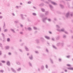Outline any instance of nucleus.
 I'll use <instances>...</instances> for the list:
<instances>
[{
    "label": "nucleus",
    "mask_w": 73,
    "mask_h": 73,
    "mask_svg": "<svg viewBox=\"0 0 73 73\" xmlns=\"http://www.w3.org/2000/svg\"><path fill=\"white\" fill-rule=\"evenodd\" d=\"M7 64L8 65H10V63L9 62V61L7 62Z\"/></svg>",
    "instance_id": "1"
},
{
    "label": "nucleus",
    "mask_w": 73,
    "mask_h": 73,
    "mask_svg": "<svg viewBox=\"0 0 73 73\" xmlns=\"http://www.w3.org/2000/svg\"><path fill=\"white\" fill-rule=\"evenodd\" d=\"M51 3H52V4H53L54 5H56L57 4L53 2H51Z\"/></svg>",
    "instance_id": "2"
},
{
    "label": "nucleus",
    "mask_w": 73,
    "mask_h": 73,
    "mask_svg": "<svg viewBox=\"0 0 73 73\" xmlns=\"http://www.w3.org/2000/svg\"><path fill=\"white\" fill-rule=\"evenodd\" d=\"M11 70H13V71L15 73V72H16V71H15V70H14V69H13V68H11Z\"/></svg>",
    "instance_id": "3"
},
{
    "label": "nucleus",
    "mask_w": 73,
    "mask_h": 73,
    "mask_svg": "<svg viewBox=\"0 0 73 73\" xmlns=\"http://www.w3.org/2000/svg\"><path fill=\"white\" fill-rule=\"evenodd\" d=\"M45 38H47V39H49V37L46 36H45Z\"/></svg>",
    "instance_id": "4"
},
{
    "label": "nucleus",
    "mask_w": 73,
    "mask_h": 73,
    "mask_svg": "<svg viewBox=\"0 0 73 73\" xmlns=\"http://www.w3.org/2000/svg\"><path fill=\"white\" fill-rule=\"evenodd\" d=\"M10 40V39L9 38H7V41H9Z\"/></svg>",
    "instance_id": "5"
},
{
    "label": "nucleus",
    "mask_w": 73,
    "mask_h": 73,
    "mask_svg": "<svg viewBox=\"0 0 73 73\" xmlns=\"http://www.w3.org/2000/svg\"><path fill=\"white\" fill-rule=\"evenodd\" d=\"M6 48L7 49H9V46H6Z\"/></svg>",
    "instance_id": "6"
},
{
    "label": "nucleus",
    "mask_w": 73,
    "mask_h": 73,
    "mask_svg": "<svg viewBox=\"0 0 73 73\" xmlns=\"http://www.w3.org/2000/svg\"><path fill=\"white\" fill-rule=\"evenodd\" d=\"M3 63H5V62L4 60H2L1 61Z\"/></svg>",
    "instance_id": "7"
},
{
    "label": "nucleus",
    "mask_w": 73,
    "mask_h": 73,
    "mask_svg": "<svg viewBox=\"0 0 73 73\" xmlns=\"http://www.w3.org/2000/svg\"><path fill=\"white\" fill-rule=\"evenodd\" d=\"M17 64H18V65H20V63L19 62H18L17 63Z\"/></svg>",
    "instance_id": "8"
},
{
    "label": "nucleus",
    "mask_w": 73,
    "mask_h": 73,
    "mask_svg": "<svg viewBox=\"0 0 73 73\" xmlns=\"http://www.w3.org/2000/svg\"><path fill=\"white\" fill-rule=\"evenodd\" d=\"M70 70H73V68H70Z\"/></svg>",
    "instance_id": "9"
},
{
    "label": "nucleus",
    "mask_w": 73,
    "mask_h": 73,
    "mask_svg": "<svg viewBox=\"0 0 73 73\" xmlns=\"http://www.w3.org/2000/svg\"><path fill=\"white\" fill-rule=\"evenodd\" d=\"M42 12H44V11H45V10H44V9H42Z\"/></svg>",
    "instance_id": "10"
},
{
    "label": "nucleus",
    "mask_w": 73,
    "mask_h": 73,
    "mask_svg": "<svg viewBox=\"0 0 73 73\" xmlns=\"http://www.w3.org/2000/svg\"><path fill=\"white\" fill-rule=\"evenodd\" d=\"M28 29L29 31H31V28L30 27Z\"/></svg>",
    "instance_id": "11"
},
{
    "label": "nucleus",
    "mask_w": 73,
    "mask_h": 73,
    "mask_svg": "<svg viewBox=\"0 0 73 73\" xmlns=\"http://www.w3.org/2000/svg\"><path fill=\"white\" fill-rule=\"evenodd\" d=\"M21 70V68H19L18 69V71H19L20 70Z\"/></svg>",
    "instance_id": "12"
},
{
    "label": "nucleus",
    "mask_w": 73,
    "mask_h": 73,
    "mask_svg": "<svg viewBox=\"0 0 73 73\" xmlns=\"http://www.w3.org/2000/svg\"><path fill=\"white\" fill-rule=\"evenodd\" d=\"M61 31H62L63 32H64V30L63 29H62L61 30Z\"/></svg>",
    "instance_id": "13"
},
{
    "label": "nucleus",
    "mask_w": 73,
    "mask_h": 73,
    "mask_svg": "<svg viewBox=\"0 0 73 73\" xmlns=\"http://www.w3.org/2000/svg\"><path fill=\"white\" fill-rule=\"evenodd\" d=\"M30 58L31 60H32V56H31V58L30 57Z\"/></svg>",
    "instance_id": "14"
},
{
    "label": "nucleus",
    "mask_w": 73,
    "mask_h": 73,
    "mask_svg": "<svg viewBox=\"0 0 73 73\" xmlns=\"http://www.w3.org/2000/svg\"><path fill=\"white\" fill-rule=\"evenodd\" d=\"M3 18V16H0V19H2Z\"/></svg>",
    "instance_id": "15"
},
{
    "label": "nucleus",
    "mask_w": 73,
    "mask_h": 73,
    "mask_svg": "<svg viewBox=\"0 0 73 73\" xmlns=\"http://www.w3.org/2000/svg\"><path fill=\"white\" fill-rule=\"evenodd\" d=\"M34 29H37V28H36V27H34Z\"/></svg>",
    "instance_id": "16"
},
{
    "label": "nucleus",
    "mask_w": 73,
    "mask_h": 73,
    "mask_svg": "<svg viewBox=\"0 0 73 73\" xmlns=\"http://www.w3.org/2000/svg\"><path fill=\"white\" fill-rule=\"evenodd\" d=\"M0 72H3V70H1L0 71Z\"/></svg>",
    "instance_id": "17"
},
{
    "label": "nucleus",
    "mask_w": 73,
    "mask_h": 73,
    "mask_svg": "<svg viewBox=\"0 0 73 73\" xmlns=\"http://www.w3.org/2000/svg\"><path fill=\"white\" fill-rule=\"evenodd\" d=\"M26 50H27V51L28 50V48H26Z\"/></svg>",
    "instance_id": "18"
},
{
    "label": "nucleus",
    "mask_w": 73,
    "mask_h": 73,
    "mask_svg": "<svg viewBox=\"0 0 73 73\" xmlns=\"http://www.w3.org/2000/svg\"><path fill=\"white\" fill-rule=\"evenodd\" d=\"M67 66H70V64H67Z\"/></svg>",
    "instance_id": "19"
},
{
    "label": "nucleus",
    "mask_w": 73,
    "mask_h": 73,
    "mask_svg": "<svg viewBox=\"0 0 73 73\" xmlns=\"http://www.w3.org/2000/svg\"><path fill=\"white\" fill-rule=\"evenodd\" d=\"M7 29H5V30H4V31H5V32H7Z\"/></svg>",
    "instance_id": "20"
},
{
    "label": "nucleus",
    "mask_w": 73,
    "mask_h": 73,
    "mask_svg": "<svg viewBox=\"0 0 73 73\" xmlns=\"http://www.w3.org/2000/svg\"><path fill=\"white\" fill-rule=\"evenodd\" d=\"M28 4H31V2H29L28 3Z\"/></svg>",
    "instance_id": "21"
},
{
    "label": "nucleus",
    "mask_w": 73,
    "mask_h": 73,
    "mask_svg": "<svg viewBox=\"0 0 73 73\" xmlns=\"http://www.w3.org/2000/svg\"><path fill=\"white\" fill-rule=\"evenodd\" d=\"M8 54H9V55H11V53L9 52V53Z\"/></svg>",
    "instance_id": "22"
},
{
    "label": "nucleus",
    "mask_w": 73,
    "mask_h": 73,
    "mask_svg": "<svg viewBox=\"0 0 73 73\" xmlns=\"http://www.w3.org/2000/svg\"><path fill=\"white\" fill-rule=\"evenodd\" d=\"M33 15H36V14L35 13H33Z\"/></svg>",
    "instance_id": "23"
},
{
    "label": "nucleus",
    "mask_w": 73,
    "mask_h": 73,
    "mask_svg": "<svg viewBox=\"0 0 73 73\" xmlns=\"http://www.w3.org/2000/svg\"><path fill=\"white\" fill-rule=\"evenodd\" d=\"M70 57V56H67V58H69Z\"/></svg>",
    "instance_id": "24"
},
{
    "label": "nucleus",
    "mask_w": 73,
    "mask_h": 73,
    "mask_svg": "<svg viewBox=\"0 0 73 73\" xmlns=\"http://www.w3.org/2000/svg\"><path fill=\"white\" fill-rule=\"evenodd\" d=\"M2 64L0 63V66H2Z\"/></svg>",
    "instance_id": "25"
},
{
    "label": "nucleus",
    "mask_w": 73,
    "mask_h": 73,
    "mask_svg": "<svg viewBox=\"0 0 73 73\" xmlns=\"http://www.w3.org/2000/svg\"><path fill=\"white\" fill-rule=\"evenodd\" d=\"M46 68H48V66L46 65Z\"/></svg>",
    "instance_id": "26"
},
{
    "label": "nucleus",
    "mask_w": 73,
    "mask_h": 73,
    "mask_svg": "<svg viewBox=\"0 0 73 73\" xmlns=\"http://www.w3.org/2000/svg\"><path fill=\"white\" fill-rule=\"evenodd\" d=\"M2 46V44H0V46Z\"/></svg>",
    "instance_id": "27"
},
{
    "label": "nucleus",
    "mask_w": 73,
    "mask_h": 73,
    "mask_svg": "<svg viewBox=\"0 0 73 73\" xmlns=\"http://www.w3.org/2000/svg\"><path fill=\"white\" fill-rule=\"evenodd\" d=\"M59 60L60 61H61V59H59Z\"/></svg>",
    "instance_id": "28"
},
{
    "label": "nucleus",
    "mask_w": 73,
    "mask_h": 73,
    "mask_svg": "<svg viewBox=\"0 0 73 73\" xmlns=\"http://www.w3.org/2000/svg\"><path fill=\"white\" fill-rule=\"evenodd\" d=\"M48 21H50V19H48Z\"/></svg>",
    "instance_id": "29"
},
{
    "label": "nucleus",
    "mask_w": 73,
    "mask_h": 73,
    "mask_svg": "<svg viewBox=\"0 0 73 73\" xmlns=\"http://www.w3.org/2000/svg\"><path fill=\"white\" fill-rule=\"evenodd\" d=\"M70 68H68V69H70Z\"/></svg>",
    "instance_id": "30"
},
{
    "label": "nucleus",
    "mask_w": 73,
    "mask_h": 73,
    "mask_svg": "<svg viewBox=\"0 0 73 73\" xmlns=\"http://www.w3.org/2000/svg\"><path fill=\"white\" fill-rule=\"evenodd\" d=\"M65 72H67V70H65Z\"/></svg>",
    "instance_id": "31"
},
{
    "label": "nucleus",
    "mask_w": 73,
    "mask_h": 73,
    "mask_svg": "<svg viewBox=\"0 0 73 73\" xmlns=\"http://www.w3.org/2000/svg\"><path fill=\"white\" fill-rule=\"evenodd\" d=\"M12 31L13 32H15V31L13 30H12Z\"/></svg>",
    "instance_id": "32"
},
{
    "label": "nucleus",
    "mask_w": 73,
    "mask_h": 73,
    "mask_svg": "<svg viewBox=\"0 0 73 73\" xmlns=\"http://www.w3.org/2000/svg\"><path fill=\"white\" fill-rule=\"evenodd\" d=\"M49 32L50 33V34H51V33H51V32Z\"/></svg>",
    "instance_id": "33"
},
{
    "label": "nucleus",
    "mask_w": 73,
    "mask_h": 73,
    "mask_svg": "<svg viewBox=\"0 0 73 73\" xmlns=\"http://www.w3.org/2000/svg\"><path fill=\"white\" fill-rule=\"evenodd\" d=\"M21 27H23V25H21Z\"/></svg>",
    "instance_id": "34"
},
{
    "label": "nucleus",
    "mask_w": 73,
    "mask_h": 73,
    "mask_svg": "<svg viewBox=\"0 0 73 73\" xmlns=\"http://www.w3.org/2000/svg\"><path fill=\"white\" fill-rule=\"evenodd\" d=\"M42 68H44V66H42Z\"/></svg>",
    "instance_id": "35"
},
{
    "label": "nucleus",
    "mask_w": 73,
    "mask_h": 73,
    "mask_svg": "<svg viewBox=\"0 0 73 73\" xmlns=\"http://www.w3.org/2000/svg\"><path fill=\"white\" fill-rule=\"evenodd\" d=\"M16 7H17V8H18V6H17Z\"/></svg>",
    "instance_id": "36"
},
{
    "label": "nucleus",
    "mask_w": 73,
    "mask_h": 73,
    "mask_svg": "<svg viewBox=\"0 0 73 73\" xmlns=\"http://www.w3.org/2000/svg\"><path fill=\"white\" fill-rule=\"evenodd\" d=\"M1 28H0V31H1Z\"/></svg>",
    "instance_id": "37"
},
{
    "label": "nucleus",
    "mask_w": 73,
    "mask_h": 73,
    "mask_svg": "<svg viewBox=\"0 0 73 73\" xmlns=\"http://www.w3.org/2000/svg\"><path fill=\"white\" fill-rule=\"evenodd\" d=\"M67 16H68V15H69V14H67Z\"/></svg>",
    "instance_id": "38"
},
{
    "label": "nucleus",
    "mask_w": 73,
    "mask_h": 73,
    "mask_svg": "<svg viewBox=\"0 0 73 73\" xmlns=\"http://www.w3.org/2000/svg\"><path fill=\"white\" fill-rule=\"evenodd\" d=\"M46 18L45 19H44L45 20H46Z\"/></svg>",
    "instance_id": "39"
},
{
    "label": "nucleus",
    "mask_w": 73,
    "mask_h": 73,
    "mask_svg": "<svg viewBox=\"0 0 73 73\" xmlns=\"http://www.w3.org/2000/svg\"><path fill=\"white\" fill-rule=\"evenodd\" d=\"M13 16H15V15L14 14H13Z\"/></svg>",
    "instance_id": "40"
},
{
    "label": "nucleus",
    "mask_w": 73,
    "mask_h": 73,
    "mask_svg": "<svg viewBox=\"0 0 73 73\" xmlns=\"http://www.w3.org/2000/svg\"><path fill=\"white\" fill-rule=\"evenodd\" d=\"M21 5H22V3H21Z\"/></svg>",
    "instance_id": "41"
},
{
    "label": "nucleus",
    "mask_w": 73,
    "mask_h": 73,
    "mask_svg": "<svg viewBox=\"0 0 73 73\" xmlns=\"http://www.w3.org/2000/svg\"><path fill=\"white\" fill-rule=\"evenodd\" d=\"M0 14H1V13H0Z\"/></svg>",
    "instance_id": "42"
},
{
    "label": "nucleus",
    "mask_w": 73,
    "mask_h": 73,
    "mask_svg": "<svg viewBox=\"0 0 73 73\" xmlns=\"http://www.w3.org/2000/svg\"><path fill=\"white\" fill-rule=\"evenodd\" d=\"M29 54H27V55H28Z\"/></svg>",
    "instance_id": "43"
},
{
    "label": "nucleus",
    "mask_w": 73,
    "mask_h": 73,
    "mask_svg": "<svg viewBox=\"0 0 73 73\" xmlns=\"http://www.w3.org/2000/svg\"><path fill=\"white\" fill-rule=\"evenodd\" d=\"M21 34H22V33H21Z\"/></svg>",
    "instance_id": "44"
},
{
    "label": "nucleus",
    "mask_w": 73,
    "mask_h": 73,
    "mask_svg": "<svg viewBox=\"0 0 73 73\" xmlns=\"http://www.w3.org/2000/svg\"><path fill=\"white\" fill-rule=\"evenodd\" d=\"M1 54H0V55H1Z\"/></svg>",
    "instance_id": "45"
},
{
    "label": "nucleus",
    "mask_w": 73,
    "mask_h": 73,
    "mask_svg": "<svg viewBox=\"0 0 73 73\" xmlns=\"http://www.w3.org/2000/svg\"><path fill=\"white\" fill-rule=\"evenodd\" d=\"M2 34V35H4L3 34Z\"/></svg>",
    "instance_id": "46"
},
{
    "label": "nucleus",
    "mask_w": 73,
    "mask_h": 73,
    "mask_svg": "<svg viewBox=\"0 0 73 73\" xmlns=\"http://www.w3.org/2000/svg\"><path fill=\"white\" fill-rule=\"evenodd\" d=\"M43 21H44V19Z\"/></svg>",
    "instance_id": "47"
},
{
    "label": "nucleus",
    "mask_w": 73,
    "mask_h": 73,
    "mask_svg": "<svg viewBox=\"0 0 73 73\" xmlns=\"http://www.w3.org/2000/svg\"><path fill=\"white\" fill-rule=\"evenodd\" d=\"M52 40H53V39H52Z\"/></svg>",
    "instance_id": "48"
},
{
    "label": "nucleus",
    "mask_w": 73,
    "mask_h": 73,
    "mask_svg": "<svg viewBox=\"0 0 73 73\" xmlns=\"http://www.w3.org/2000/svg\"><path fill=\"white\" fill-rule=\"evenodd\" d=\"M72 60H73V59H72Z\"/></svg>",
    "instance_id": "49"
}]
</instances>
